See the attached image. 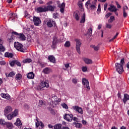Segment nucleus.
I'll list each match as a JSON object with an SVG mask.
<instances>
[{"mask_svg": "<svg viewBox=\"0 0 129 129\" xmlns=\"http://www.w3.org/2000/svg\"><path fill=\"white\" fill-rule=\"evenodd\" d=\"M73 125L77 128H80L81 127H82V124L78 122H74Z\"/></svg>", "mask_w": 129, "mask_h": 129, "instance_id": "nucleus-24", "label": "nucleus"}, {"mask_svg": "<svg viewBox=\"0 0 129 129\" xmlns=\"http://www.w3.org/2000/svg\"><path fill=\"white\" fill-rule=\"evenodd\" d=\"M91 47L92 48H93L95 51H98V50L99 49V47H98V46L91 45Z\"/></svg>", "mask_w": 129, "mask_h": 129, "instance_id": "nucleus-39", "label": "nucleus"}, {"mask_svg": "<svg viewBox=\"0 0 129 129\" xmlns=\"http://www.w3.org/2000/svg\"><path fill=\"white\" fill-rule=\"evenodd\" d=\"M86 7L87 8H88V6L89 7H90V8L91 9V10H96V7H95V6L94 5H90V1H88L86 5H85Z\"/></svg>", "mask_w": 129, "mask_h": 129, "instance_id": "nucleus-19", "label": "nucleus"}, {"mask_svg": "<svg viewBox=\"0 0 129 129\" xmlns=\"http://www.w3.org/2000/svg\"><path fill=\"white\" fill-rule=\"evenodd\" d=\"M123 63H124V59L122 58L120 60V63H115L116 71L119 73V74H121V73L123 72V67H122V64H123Z\"/></svg>", "mask_w": 129, "mask_h": 129, "instance_id": "nucleus-1", "label": "nucleus"}, {"mask_svg": "<svg viewBox=\"0 0 129 129\" xmlns=\"http://www.w3.org/2000/svg\"><path fill=\"white\" fill-rule=\"evenodd\" d=\"M13 111V108L10 106H7L5 107L4 109V114L5 115H7V114H9V113H11Z\"/></svg>", "mask_w": 129, "mask_h": 129, "instance_id": "nucleus-9", "label": "nucleus"}, {"mask_svg": "<svg viewBox=\"0 0 129 129\" xmlns=\"http://www.w3.org/2000/svg\"><path fill=\"white\" fill-rule=\"evenodd\" d=\"M63 118L67 121H72V119H73V115L69 114H65L63 115Z\"/></svg>", "mask_w": 129, "mask_h": 129, "instance_id": "nucleus-10", "label": "nucleus"}, {"mask_svg": "<svg viewBox=\"0 0 129 129\" xmlns=\"http://www.w3.org/2000/svg\"><path fill=\"white\" fill-rule=\"evenodd\" d=\"M127 100H129V95L126 94H124V98L123 99V102H124V103H125V102H126Z\"/></svg>", "mask_w": 129, "mask_h": 129, "instance_id": "nucleus-28", "label": "nucleus"}, {"mask_svg": "<svg viewBox=\"0 0 129 129\" xmlns=\"http://www.w3.org/2000/svg\"><path fill=\"white\" fill-rule=\"evenodd\" d=\"M0 64L1 65H5L6 64V61L5 60H2L0 61Z\"/></svg>", "mask_w": 129, "mask_h": 129, "instance_id": "nucleus-61", "label": "nucleus"}, {"mask_svg": "<svg viewBox=\"0 0 129 129\" xmlns=\"http://www.w3.org/2000/svg\"><path fill=\"white\" fill-rule=\"evenodd\" d=\"M82 84L87 90V91H89L90 90V87H89V82L88 80L85 78L82 79Z\"/></svg>", "mask_w": 129, "mask_h": 129, "instance_id": "nucleus-4", "label": "nucleus"}, {"mask_svg": "<svg viewBox=\"0 0 129 129\" xmlns=\"http://www.w3.org/2000/svg\"><path fill=\"white\" fill-rule=\"evenodd\" d=\"M23 63H31L32 59L31 58H26L23 60Z\"/></svg>", "mask_w": 129, "mask_h": 129, "instance_id": "nucleus-34", "label": "nucleus"}, {"mask_svg": "<svg viewBox=\"0 0 129 129\" xmlns=\"http://www.w3.org/2000/svg\"><path fill=\"white\" fill-rule=\"evenodd\" d=\"M47 9L46 6H43L40 7H38L36 9V11L38 13H43L47 12Z\"/></svg>", "mask_w": 129, "mask_h": 129, "instance_id": "nucleus-11", "label": "nucleus"}, {"mask_svg": "<svg viewBox=\"0 0 129 129\" xmlns=\"http://www.w3.org/2000/svg\"><path fill=\"white\" fill-rule=\"evenodd\" d=\"M41 86L42 88L46 87V88H49V81L46 80L44 81H42L41 83Z\"/></svg>", "mask_w": 129, "mask_h": 129, "instance_id": "nucleus-14", "label": "nucleus"}, {"mask_svg": "<svg viewBox=\"0 0 129 129\" xmlns=\"http://www.w3.org/2000/svg\"><path fill=\"white\" fill-rule=\"evenodd\" d=\"M78 6L80 9H82V7H83L82 2H79Z\"/></svg>", "mask_w": 129, "mask_h": 129, "instance_id": "nucleus-53", "label": "nucleus"}, {"mask_svg": "<svg viewBox=\"0 0 129 129\" xmlns=\"http://www.w3.org/2000/svg\"><path fill=\"white\" fill-rule=\"evenodd\" d=\"M52 98H53V99H54V101L55 102H60V100L59 99H58V97H57V96L56 95H54L52 97Z\"/></svg>", "mask_w": 129, "mask_h": 129, "instance_id": "nucleus-35", "label": "nucleus"}, {"mask_svg": "<svg viewBox=\"0 0 129 129\" xmlns=\"http://www.w3.org/2000/svg\"><path fill=\"white\" fill-rule=\"evenodd\" d=\"M48 60L50 61V62H51L52 63H55V57L53 55H49L48 56Z\"/></svg>", "mask_w": 129, "mask_h": 129, "instance_id": "nucleus-25", "label": "nucleus"}, {"mask_svg": "<svg viewBox=\"0 0 129 129\" xmlns=\"http://www.w3.org/2000/svg\"><path fill=\"white\" fill-rule=\"evenodd\" d=\"M46 103L42 100H39V106L42 107L43 105H45Z\"/></svg>", "mask_w": 129, "mask_h": 129, "instance_id": "nucleus-38", "label": "nucleus"}, {"mask_svg": "<svg viewBox=\"0 0 129 129\" xmlns=\"http://www.w3.org/2000/svg\"><path fill=\"white\" fill-rule=\"evenodd\" d=\"M118 36V33H116V35L111 39L109 40V42H112L114 39H116V37Z\"/></svg>", "mask_w": 129, "mask_h": 129, "instance_id": "nucleus-44", "label": "nucleus"}, {"mask_svg": "<svg viewBox=\"0 0 129 129\" xmlns=\"http://www.w3.org/2000/svg\"><path fill=\"white\" fill-rule=\"evenodd\" d=\"M73 109H74V110H75V111L79 112V113H81V114H83V110L82 109L81 107L78 106H73Z\"/></svg>", "mask_w": 129, "mask_h": 129, "instance_id": "nucleus-12", "label": "nucleus"}, {"mask_svg": "<svg viewBox=\"0 0 129 129\" xmlns=\"http://www.w3.org/2000/svg\"><path fill=\"white\" fill-rule=\"evenodd\" d=\"M58 8H59V11L61 14H64V11H65V3H63L60 5H58Z\"/></svg>", "mask_w": 129, "mask_h": 129, "instance_id": "nucleus-15", "label": "nucleus"}, {"mask_svg": "<svg viewBox=\"0 0 129 129\" xmlns=\"http://www.w3.org/2000/svg\"><path fill=\"white\" fill-rule=\"evenodd\" d=\"M36 127L38 128L42 129L44 127V123L41 121H37L36 122Z\"/></svg>", "mask_w": 129, "mask_h": 129, "instance_id": "nucleus-16", "label": "nucleus"}, {"mask_svg": "<svg viewBox=\"0 0 129 129\" xmlns=\"http://www.w3.org/2000/svg\"><path fill=\"white\" fill-rule=\"evenodd\" d=\"M88 34L90 36H91L92 35V28H89L88 30Z\"/></svg>", "mask_w": 129, "mask_h": 129, "instance_id": "nucleus-45", "label": "nucleus"}, {"mask_svg": "<svg viewBox=\"0 0 129 129\" xmlns=\"http://www.w3.org/2000/svg\"><path fill=\"white\" fill-rule=\"evenodd\" d=\"M100 12H101V9L100 8V5H99L98 6L97 14H98V15H99V14H100Z\"/></svg>", "mask_w": 129, "mask_h": 129, "instance_id": "nucleus-42", "label": "nucleus"}, {"mask_svg": "<svg viewBox=\"0 0 129 129\" xmlns=\"http://www.w3.org/2000/svg\"><path fill=\"white\" fill-rule=\"evenodd\" d=\"M57 43H54V42H52V45H51V47L53 49H55V48H56V45Z\"/></svg>", "mask_w": 129, "mask_h": 129, "instance_id": "nucleus-55", "label": "nucleus"}, {"mask_svg": "<svg viewBox=\"0 0 129 129\" xmlns=\"http://www.w3.org/2000/svg\"><path fill=\"white\" fill-rule=\"evenodd\" d=\"M15 75V73H14L13 72H10L8 75L6 74V76L7 77H13V76H14Z\"/></svg>", "mask_w": 129, "mask_h": 129, "instance_id": "nucleus-36", "label": "nucleus"}, {"mask_svg": "<svg viewBox=\"0 0 129 129\" xmlns=\"http://www.w3.org/2000/svg\"><path fill=\"white\" fill-rule=\"evenodd\" d=\"M17 18H18V16H17L16 14H13L11 13L10 14V21H13V22H14V21H15V19H17Z\"/></svg>", "mask_w": 129, "mask_h": 129, "instance_id": "nucleus-21", "label": "nucleus"}, {"mask_svg": "<svg viewBox=\"0 0 129 129\" xmlns=\"http://www.w3.org/2000/svg\"><path fill=\"white\" fill-rule=\"evenodd\" d=\"M14 47L16 50H18V51L23 52V53L25 52V49L23 48V45L19 42H15Z\"/></svg>", "mask_w": 129, "mask_h": 129, "instance_id": "nucleus-5", "label": "nucleus"}, {"mask_svg": "<svg viewBox=\"0 0 129 129\" xmlns=\"http://www.w3.org/2000/svg\"><path fill=\"white\" fill-rule=\"evenodd\" d=\"M64 66H65V68H66V69H64V70H66V69H67L68 68H69L70 66L69 65V63H66L64 64Z\"/></svg>", "mask_w": 129, "mask_h": 129, "instance_id": "nucleus-58", "label": "nucleus"}, {"mask_svg": "<svg viewBox=\"0 0 129 129\" xmlns=\"http://www.w3.org/2000/svg\"><path fill=\"white\" fill-rule=\"evenodd\" d=\"M46 66V64L45 63L43 62H40V67H42V68L45 67Z\"/></svg>", "mask_w": 129, "mask_h": 129, "instance_id": "nucleus-52", "label": "nucleus"}, {"mask_svg": "<svg viewBox=\"0 0 129 129\" xmlns=\"http://www.w3.org/2000/svg\"><path fill=\"white\" fill-rule=\"evenodd\" d=\"M115 4L117 5V8H118V9H120V8H121L120 5H119V4H118V3L117 2H115Z\"/></svg>", "mask_w": 129, "mask_h": 129, "instance_id": "nucleus-59", "label": "nucleus"}, {"mask_svg": "<svg viewBox=\"0 0 129 129\" xmlns=\"http://www.w3.org/2000/svg\"><path fill=\"white\" fill-rule=\"evenodd\" d=\"M42 72L44 74H50L52 72V69L49 68H45L43 70Z\"/></svg>", "mask_w": 129, "mask_h": 129, "instance_id": "nucleus-17", "label": "nucleus"}, {"mask_svg": "<svg viewBox=\"0 0 129 129\" xmlns=\"http://www.w3.org/2000/svg\"><path fill=\"white\" fill-rule=\"evenodd\" d=\"M57 42H58V39L56 37H53L52 43L57 44Z\"/></svg>", "mask_w": 129, "mask_h": 129, "instance_id": "nucleus-41", "label": "nucleus"}, {"mask_svg": "<svg viewBox=\"0 0 129 129\" xmlns=\"http://www.w3.org/2000/svg\"><path fill=\"white\" fill-rule=\"evenodd\" d=\"M15 79L17 81H19V80H21L22 79V75L21 74H17L16 75Z\"/></svg>", "mask_w": 129, "mask_h": 129, "instance_id": "nucleus-31", "label": "nucleus"}, {"mask_svg": "<svg viewBox=\"0 0 129 129\" xmlns=\"http://www.w3.org/2000/svg\"><path fill=\"white\" fill-rule=\"evenodd\" d=\"M64 47H70V42L69 41H66L65 44H64Z\"/></svg>", "mask_w": 129, "mask_h": 129, "instance_id": "nucleus-46", "label": "nucleus"}, {"mask_svg": "<svg viewBox=\"0 0 129 129\" xmlns=\"http://www.w3.org/2000/svg\"><path fill=\"white\" fill-rule=\"evenodd\" d=\"M1 96L3 98H5L6 99H8V100H10V99H11V96H10V95H9V94L2 93L1 94Z\"/></svg>", "mask_w": 129, "mask_h": 129, "instance_id": "nucleus-22", "label": "nucleus"}, {"mask_svg": "<svg viewBox=\"0 0 129 129\" xmlns=\"http://www.w3.org/2000/svg\"><path fill=\"white\" fill-rule=\"evenodd\" d=\"M53 18H54V19H57V18L59 17V15L57 13H53Z\"/></svg>", "mask_w": 129, "mask_h": 129, "instance_id": "nucleus-47", "label": "nucleus"}, {"mask_svg": "<svg viewBox=\"0 0 129 129\" xmlns=\"http://www.w3.org/2000/svg\"><path fill=\"white\" fill-rule=\"evenodd\" d=\"M5 56L7 58H13L14 54L10 52H6L5 53Z\"/></svg>", "mask_w": 129, "mask_h": 129, "instance_id": "nucleus-27", "label": "nucleus"}, {"mask_svg": "<svg viewBox=\"0 0 129 129\" xmlns=\"http://www.w3.org/2000/svg\"><path fill=\"white\" fill-rule=\"evenodd\" d=\"M62 124H57L54 126L53 129H62Z\"/></svg>", "mask_w": 129, "mask_h": 129, "instance_id": "nucleus-33", "label": "nucleus"}, {"mask_svg": "<svg viewBox=\"0 0 129 129\" xmlns=\"http://www.w3.org/2000/svg\"><path fill=\"white\" fill-rule=\"evenodd\" d=\"M108 11L114 13L116 16H118V13L117 12V11H118V9L114 6V5H110V7L108 8Z\"/></svg>", "mask_w": 129, "mask_h": 129, "instance_id": "nucleus-7", "label": "nucleus"}, {"mask_svg": "<svg viewBox=\"0 0 129 129\" xmlns=\"http://www.w3.org/2000/svg\"><path fill=\"white\" fill-rule=\"evenodd\" d=\"M82 71H83V72H86L87 71V67H83L82 68Z\"/></svg>", "mask_w": 129, "mask_h": 129, "instance_id": "nucleus-48", "label": "nucleus"}, {"mask_svg": "<svg viewBox=\"0 0 129 129\" xmlns=\"http://www.w3.org/2000/svg\"><path fill=\"white\" fill-rule=\"evenodd\" d=\"M33 22L35 26H39L41 24V20L39 17H33Z\"/></svg>", "mask_w": 129, "mask_h": 129, "instance_id": "nucleus-13", "label": "nucleus"}, {"mask_svg": "<svg viewBox=\"0 0 129 129\" xmlns=\"http://www.w3.org/2000/svg\"><path fill=\"white\" fill-rule=\"evenodd\" d=\"M72 82L75 84H77V80L76 78L73 79L72 80Z\"/></svg>", "mask_w": 129, "mask_h": 129, "instance_id": "nucleus-57", "label": "nucleus"}, {"mask_svg": "<svg viewBox=\"0 0 129 129\" xmlns=\"http://www.w3.org/2000/svg\"><path fill=\"white\" fill-rule=\"evenodd\" d=\"M84 61L86 64H92V60L89 58H84Z\"/></svg>", "mask_w": 129, "mask_h": 129, "instance_id": "nucleus-29", "label": "nucleus"}, {"mask_svg": "<svg viewBox=\"0 0 129 129\" xmlns=\"http://www.w3.org/2000/svg\"><path fill=\"white\" fill-rule=\"evenodd\" d=\"M12 34L16 35V38H18L20 41H26V37L23 33H18L17 32H12Z\"/></svg>", "mask_w": 129, "mask_h": 129, "instance_id": "nucleus-3", "label": "nucleus"}, {"mask_svg": "<svg viewBox=\"0 0 129 129\" xmlns=\"http://www.w3.org/2000/svg\"><path fill=\"white\" fill-rule=\"evenodd\" d=\"M110 20L111 22H113V21H114V16H111Z\"/></svg>", "mask_w": 129, "mask_h": 129, "instance_id": "nucleus-62", "label": "nucleus"}, {"mask_svg": "<svg viewBox=\"0 0 129 129\" xmlns=\"http://www.w3.org/2000/svg\"><path fill=\"white\" fill-rule=\"evenodd\" d=\"M15 34H13V32H12V35L11 36L8 37V41L10 43H13V42H14V40H15V36H14Z\"/></svg>", "mask_w": 129, "mask_h": 129, "instance_id": "nucleus-20", "label": "nucleus"}, {"mask_svg": "<svg viewBox=\"0 0 129 129\" xmlns=\"http://www.w3.org/2000/svg\"><path fill=\"white\" fill-rule=\"evenodd\" d=\"M5 47L3 45H0V52H5Z\"/></svg>", "mask_w": 129, "mask_h": 129, "instance_id": "nucleus-40", "label": "nucleus"}, {"mask_svg": "<svg viewBox=\"0 0 129 129\" xmlns=\"http://www.w3.org/2000/svg\"><path fill=\"white\" fill-rule=\"evenodd\" d=\"M61 106L63 107V108H65V109H68V106L66 103H62L61 104Z\"/></svg>", "mask_w": 129, "mask_h": 129, "instance_id": "nucleus-43", "label": "nucleus"}, {"mask_svg": "<svg viewBox=\"0 0 129 129\" xmlns=\"http://www.w3.org/2000/svg\"><path fill=\"white\" fill-rule=\"evenodd\" d=\"M15 125L17 126H20V125H22V122H21V120L20 118H17L16 122L14 123Z\"/></svg>", "mask_w": 129, "mask_h": 129, "instance_id": "nucleus-30", "label": "nucleus"}, {"mask_svg": "<svg viewBox=\"0 0 129 129\" xmlns=\"http://www.w3.org/2000/svg\"><path fill=\"white\" fill-rule=\"evenodd\" d=\"M10 66L13 67H14V66L15 65V64H16V60H13L12 61H11L10 63Z\"/></svg>", "mask_w": 129, "mask_h": 129, "instance_id": "nucleus-49", "label": "nucleus"}, {"mask_svg": "<svg viewBox=\"0 0 129 129\" xmlns=\"http://www.w3.org/2000/svg\"><path fill=\"white\" fill-rule=\"evenodd\" d=\"M15 64L17 65V66H19V67H21V62L18 61L17 60H15Z\"/></svg>", "mask_w": 129, "mask_h": 129, "instance_id": "nucleus-51", "label": "nucleus"}, {"mask_svg": "<svg viewBox=\"0 0 129 129\" xmlns=\"http://www.w3.org/2000/svg\"><path fill=\"white\" fill-rule=\"evenodd\" d=\"M17 115H18V111L15 110L12 114L7 115V117L9 120H11V119H13V118L17 116Z\"/></svg>", "mask_w": 129, "mask_h": 129, "instance_id": "nucleus-8", "label": "nucleus"}, {"mask_svg": "<svg viewBox=\"0 0 129 129\" xmlns=\"http://www.w3.org/2000/svg\"><path fill=\"white\" fill-rule=\"evenodd\" d=\"M107 9V4H105L104 5V10L105 11H106V9Z\"/></svg>", "mask_w": 129, "mask_h": 129, "instance_id": "nucleus-60", "label": "nucleus"}, {"mask_svg": "<svg viewBox=\"0 0 129 129\" xmlns=\"http://www.w3.org/2000/svg\"><path fill=\"white\" fill-rule=\"evenodd\" d=\"M75 41L76 42V51L78 53V54H81V52L80 51V47H81V41H80V40L79 39H75Z\"/></svg>", "mask_w": 129, "mask_h": 129, "instance_id": "nucleus-6", "label": "nucleus"}, {"mask_svg": "<svg viewBox=\"0 0 129 129\" xmlns=\"http://www.w3.org/2000/svg\"><path fill=\"white\" fill-rule=\"evenodd\" d=\"M47 11H50V12H53L54 10H55V9H56V6H51V5H48L47 7Z\"/></svg>", "mask_w": 129, "mask_h": 129, "instance_id": "nucleus-23", "label": "nucleus"}, {"mask_svg": "<svg viewBox=\"0 0 129 129\" xmlns=\"http://www.w3.org/2000/svg\"><path fill=\"white\" fill-rule=\"evenodd\" d=\"M111 15H112V14L110 13H108L105 16V18H106V19H107L108 17H110V16H111Z\"/></svg>", "mask_w": 129, "mask_h": 129, "instance_id": "nucleus-50", "label": "nucleus"}, {"mask_svg": "<svg viewBox=\"0 0 129 129\" xmlns=\"http://www.w3.org/2000/svg\"><path fill=\"white\" fill-rule=\"evenodd\" d=\"M123 16L124 18H126V17L127 16V14L125 13V10H124L123 11Z\"/></svg>", "mask_w": 129, "mask_h": 129, "instance_id": "nucleus-54", "label": "nucleus"}, {"mask_svg": "<svg viewBox=\"0 0 129 129\" xmlns=\"http://www.w3.org/2000/svg\"><path fill=\"white\" fill-rule=\"evenodd\" d=\"M45 23L48 28H52V27H54L55 29H56L57 28L56 22L52 19H47L45 21Z\"/></svg>", "mask_w": 129, "mask_h": 129, "instance_id": "nucleus-2", "label": "nucleus"}, {"mask_svg": "<svg viewBox=\"0 0 129 129\" xmlns=\"http://www.w3.org/2000/svg\"><path fill=\"white\" fill-rule=\"evenodd\" d=\"M3 44H4V39L0 38V45H3Z\"/></svg>", "mask_w": 129, "mask_h": 129, "instance_id": "nucleus-63", "label": "nucleus"}, {"mask_svg": "<svg viewBox=\"0 0 129 129\" xmlns=\"http://www.w3.org/2000/svg\"><path fill=\"white\" fill-rule=\"evenodd\" d=\"M85 14L84 13L83 14V16H82V17L81 18V21H80V23L81 24H82V23H85Z\"/></svg>", "mask_w": 129, "mask_h": 129, "instance_id": "nucleus-32", "label": "nucleus"}, {"mask_svg": "<svg viewBox=\"0 0 129 129\" xmlns=\"http://www.w3.org/2000/svg\"><path fill=\"white\" fill-rule=\"evenodd\" d=\"M7 122H6V121H5V120L1 119H0V124L1 125H5V124H6Z\"/></svg>", "mask_w": 129, "mask_h": 129, "instance_id": "nucleus-37", "label": "nucleus"}, {"mask_svg": "<svg viewBox=\"0 0 129 129\" xmlns=\"http://www.w3.org/2000/svg\"><path fill=\"white\" fill-rule=\"evenodd\" d=\"M34 76H35V75H34V73H33V72H30V73H28L27 75V78L29 79H34Z\"/></svg>", "mask_w": 129, "mask_h": 129, "instance_id": "nucleus-26", "label": "nucleus"}, {"mask_svg": "<svg viewBox=\"0 0 129 129\" xmlns=\"http://www.w3.org/2000/svg\"><path fill=\"white\" fill-rule=\"evenodd\" d=\"M74 17L75 18L76 21H79L80 19V13H79V11L74 12Z\"/></svg>", "mask_w": 129, "mask_h": 129, "instance_id": "nucleus-18", "label": "nucleus"}, {"mask_svg": "<svg viewBox=\"0 0 129 129\" xmlns=\"http://www.w3.org/2000/svg\"><path fill=\"white\" fill-rule=\"evenodd\" d=\"M106 27L108 28V29H111V24H106Z\"/></svg>", "mask_w": 129, "mask_h": 129, "instance_id": "nucleus-56", "label": "nucleus"}, {"mask_svg": "<svg viewBox=\"0 0 129 129\" xmlns=\"http://www.w3.org/2000/svg\"><path fill=\"white\" fill-rule=\"evenodd\" d=\"M61 129H70V128H69V127H68L63 126L61 128Z\"/></svg>", "mask_w": 129, "mask_h": 129, "instance_id": "nucleus-64", "label": "nucleus"}]
</instances>
